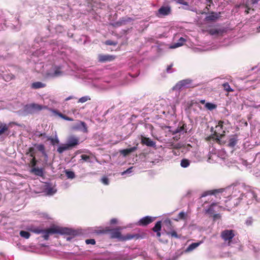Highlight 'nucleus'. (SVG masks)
<instances>
[{
	"label": "nucleus",
	"instance_id": "nucleus-14",
	"mask_svg": "<svg viewBox=\"0 0 260 260\" xmlns=\"http://www.w3.org/2000/svg\"><path fill=\"white\" fill-rule=\"evenodd\" d=\"M67 144L71 149L79 144V139L74 137H71L69 138Z\"/></svg>",
	"mask_w": 260,
	"mask_h": 260
},
{
	"label": "nucleus",
	"instance_id": "nucleus-23",
	"mask_svg": "<svg viewBox=\"0 0 260 260\" xmlns=\"http://www.w3.org/2000/svg\"><path fill=\"white\" fill-rule=\"evenodd\" d=\"M181 125V123H179V125L178 127L175 130V133H180L182 131H184L185 133L187 132L186 125L185 124H183L182 125Z\"/></svg>",
	"mask_w": 260,
	"mask_h": 260
},
{
	"label": "nucleus",
	"instance_id": "nucleus-29",
	"mask_svg": "<svg viewBox=\"0 0 260 260\" xmlns=\"http://www.w3.org/2000/svg\"><path fill=\"white\" fill-rule=\"evenodd\" d=\"M47 141H50L51 145H55L59 143V141L58 138L56 136L55 138L47 137Z\"/></svg>",
	"mask_w": 260,
	"mask_h": 260
},
{
	"label": "nucleus",
	"instance_id": "nucleus-31",
	"mask_svg": "<svg viewBox=\"0 0 260 260\" xmlns=\"http://www.w3.org/2000/svg\"><path fill=\"white\" fill-rule=\"evenodd\" d=\"M166 233H167V234L168 235H170L172 237L175 238H177V239L179 238V237L178 235L177 232L175 230H174L173 229L171 230H170L169 231H167Z\"/></svg>",
	"mask_w": 260,
	"mask_h": 260
},
{
	"label": "nucleus",
	"instance_id": "nucleus-27",
	"mask_svg": "<svg viewBox=\"0 0 260 260\" xmlns=\"http://www.w3.org/2000/svg\"><path fill=\"white\" fill-rule=\"evenodd\" d=\"M78 128H80L83 133H87L88 132L86 124L85 122L83 121H80V125L78 126Z\"/></svg>",
	"mask_w": 260,
	"mask_h": 260
},
{
	"label": "nucleus",
	"instance_id": "nucleus-11",
	"mask_svg": "<svg viewBox=\"0 0 260 260\" xmlns=\"http://www.w3.org/2000/svg\"><path fill=\"white\" fill-rule=\"evenodd\" d=\"M138 146V143H137L136 146H134L130 148L120 150L119 151V153L122 154L123 156H126L129 155L131 153L135 151L137 149V146Z\"/></svg>",
	"mask_w": 260,
	"mask_h": 260
},
{
	"label": "nucleus",
	"instance_id": "nucleus-12",
	"mask_svg": "<svg viewBox=\"0 0 260 260\" xmlns=\"http://www.w3.org/2000/svg\"><path fill=\"white\" fill-rule=\"evenodd\" d=\"M9 125L6 123L0 124V136L3 135H8L9 134Z\"/></svg>",
	"mask_w": 260,
	"mask_h": 260
},
{
	"label": "nucleus",
	"instance_id": "nucleus-53",
	"mask_svg": "<svg viewBox=\"0 0 260 260\" xmlns=\"http://www.w3.org/2000/svg\"><path fill=\"white\" fill-rule=\"evenodd\" d=\"M62 119L66 120H68V121H73V119L72 118H70L65 115H63V117H62Z\"/></svg>",
	"mask_w": 260,
	"mask_h": 260
},
{
	"label": "nucleus",
	"instance_id": "nucleus-21",
	"mask_svg": "<svg viewBox=\"0 0 260 260\" xmlns=\"http://www.w3.org/2000/svg\"><path fill=\"white\" fill-rule=\"evenodd\" d=\"M70 148L68 144H64L59 146L57 149V151L59 153H62L64 151L70 149Z\"/></svg>",
	"mask_w": 260,
	"mask_h": 260
},
{
	"label": "nucleus",
	"instance_id": "nucleus-1",
	"mask_svg": "<svg viewBox=\"0 0 260 260\" xmlns=\"http://www.w3.org/2000/svg\"><path fill=\"white\" fill-rule=\"evenodd\" d=\"M55 234L68 235L74 237L78 234V232L77 231L73 230L71 229L68 228H61L58 226L53 225L48 229H45V234L42 236V237L44 240H48L50 235Z\"/></svg>",
	"mask_w": 260,
	"mask_h": 260
},
{
	"label": "nucleus",
	"instance_id": "nucleus-10",
	"mask_svg": "<svg viewBox=\"0 0 260 260\" xmlns=\"http://www.w3.org/2000/svg\"><path fill=\"white\" fill-rule=\"evenodd\" d=\"M53 70L54 71L53 73L47 74L48 76L52 77H58L62 74V72L61 71V68L60 66H54L53 68Z\"/></svg>",
	"mask_w": 260,
	"mask_h": 260
},
{
	"label": "nucleus",
	"instance_id": "nucleus-4",
	"mask_svg": "<svg viewBox=\"0 0 260 260\" xmlns=\"http://www.w3.org/2000/svg\"><path fill=\"white\" fill-rule=\"evenodd\" d=\"M235 236V231L233 230H225L222 231L220 234L221 238L224 241L228 242V245L230 246L232 239Z\"/></svg>",
	"mask_w": 260,
	"mask_h": 260
},
{
	"label": "nucleus",
	"instance_id": "nucleus-50",
	"mask_svg": "<svg viewBox=\"0 0 260 260\" xmlns=\"http://www.w3.org/2000/svg\"><path fill=\"white\" fill-rule=\"evenodd\" d=\"M223 121H222V120L219 121L218 123V125L216 126V128H219L220 129H223Z\"/></svg>",
	"mask_w": 260,
	"mask_h": 260
},
{
	"label": "nucleus",
	"instance_id": "nucleus-49",
	"mask_svg": "<svg viewBox=\"0 0 260 260\" xmlns=\"http://www.w3.org/2000/svg\"><path fill=\"white\" fill-rule=\"evenodd\" d=\"M105 44L107 45H113V46H115L116 44H117V43L116 42H114L111 40H107L106 42H105Z\"/></svg>",
	"mask_w": 260,
	"mask_h": 260
},
{
	"label": "nucleus",
	"instance_id": "nucleus-43",
	"mask_svg": "<svg viewBox=\"0 0 260 260\" xmlns=\"http://www.w3.org/2000/svg\"><path fill=\"white\" fill-rule=\"evenodd\" d=\"M29 153H30L29 156L30 157L35 156V148L34 147L29 148L28 152H26V154H27Z\"/></svg>",
	"mask_w": 260,
	"mask_h": 260
},
{
	"label": "nucleus",
	"instance_id": "nucleus-26",
	"mask_svg": "<svg viewBox=\"0 0 260 260\" xmlns=\"http://www.w3.org/2000/svg\"><path fill=\"white\" fill-rule=\"evenodd\" d=\"M187 218V214L183 211L180 212L177 216V218L175 219L176 221H179V220H186Z\"/></svg>",
	"mask_w": 260,
	"mask_h": 260
},
{
	"label": "nucleus",
	"instance_id": "nucleus-15",
	"mask_svg": "<svg viewBox=\"0 0 260 260\" xmlns=\"http://www.w3.org/2000/svg\"><path fill=\"white\" fill-rule=\"evenodd\" d=\"M205 140L206 141H210L211 140H213L216 141V142L218 144L220 143V140L219 139V138H218V132L216 131H214V133H213V134L206 137L205 138Z\"/></svg>",
	"mask_w": 260,
	"mask_h": 260
},
{
	"label": "nucleus",
	"instance_id": "nucleus-24",
	"mask_svg": "<svg viewBox=\"0 0 260 260\" xmlns=\"http://www.w3.org/2000/svg\"><path fill=\"white\" fill-rule=\"evenodd\" d=\"M200 242L199 243H192L190 244L188 247L186 248V252H190L192 251L193 249L196 248L198 246H199L200 244Z\"/></svg>",
	"mask_w": 260,
	"mask_h": 260
},
{
	"label": "nucleus",
	"instance_id": "nucleus-5",
	"mask_svg": "<svg viewBox=\"0 0 260 260\" xmlns=\"http://www.w3.org/2000/svg\"><path fill=\"white\" fill-rule=\"evenodd\" d=\"M171 12L172 9L170 6H162L155 13V15L157 17L161 18L170 15L171 13Z\"/></svg>",
	"mask_w": 260,
	"mask_h": 260
},
{
	"label": "nucleus",
	"instance_id": "nucleus-51",
	"mask_svg": "<svg viewBox=\"0 0 260 260\" xmlns=\"http://www.w3.org/2000/svg\"><path fill=\"white\" fill-rule=\"evenodd\" d=\"M253 222V220L252 219L251 217H250V218H248L246 221V224L247 225H251L252 223Z\"/></svg>",
	"mask_w": 260,
	"mask_h": 260
},
{
	"label": "nucleus",
	"instance_id": "nucleus-56",
	"mask_svg": "<svg viewBox=\"0 0 260 260\" xmlns=\"http://www.w3.org/2000/svg\"><path fill=\"white\" fill-rule=\"evenodd\" d=\"M132 169H133V167H131L127 169L125 171H124L122 173V174H124L125 173H131Z\"/></svg>",
	"mask_w": 260,
	"mask_h": 260
},
{
	"label": "nucleus",
	"instance_id": "nucleus-54",
	"mask_svg": "<svg viewBox=\"0 0 260 260\" xmlns=\"http://www.w3.org/2000/svg\"><path fill=\"white\" fill-rule=\"evenodd\" d=\"M54 113H55L57 115H58L59 117H61V118H62L63 117V116L64 114H62L61 113L59 112V111H54Z\"/></svg>",
	"mask_w": 260,
	"mask_h": 260
},
{
	"label": "nucleus",
	"instance_id": "nucleus-46",
	"mask_svg": "<svg viewBox=\"0 0 260 260\" xmlns=\"http://www.w3.org/2000/svg\"><path fill=\"white\" fill-rule=\"evenodd\" d=\"M85 243L86 244L94 245L95 244V241L93 239H86L85 240Z\"/></svg>",
	"mask_w": 260,
	"mask_h": 260
},
{
	"label": "nucleus",
	"instance_id": "nucleus-9",
	"mask_svg": "<svg viewBox=\"0 0 260 260\" xmlns=\"http://www.w3.org/2000/svg\"><path fill=\"white\" fill-rule=\"evenodd\" d=\"M155 219V217L147 216L141 218L138 222V224L141 226H146L152 223Z\"/></svg>",
	"mask_w": 260,
	"mask_h": 260
},
{
	"label": "nucleus",
	"instance_id": "nucleus-38",
	"mask_svg": "<svg viewBox=\"0 0 260 260\" xmlns=\"http://www.w3.org/2000/svg\"><path fill=\"white\" fill-rule=\"evenodd\" d=\"M35 146L38 151L42 152V153H45V146L43 144H36Z\"/></svg>",
	"mask_w": 260,
	"mask_h": 260
},
{
	"label": "nucleus",
	"instance_id": "nucleus-18",
	"mask_svg": "<svg viewBox=\"0 0 260 260\" xmlns=\"http://www.w3.org/2000/svg\"><path fill=\"white\" fill-rule=\"evenodd\" d=\"M222 192V189H214L211 190H208L203 192L201 195V198L206 197L208 195L215 194L216 193Z\"/></svg>",
	"mask_w": 260,
	"mask_h": 260
},
{
	"label": "nucleus",
	"instance_id": "nucleus-48",
	"mask_svg": "<svg viewBox=\"0 0 260 260\" xmlns=\"http://www.w3.org/2000/svg\"><path fill=\"white\" fill-rule=\"evenodd\" d=\"M173 66V64L171 63L170 65L168 66L166 69V72L168 73H171L173 72L172 67Z\"/></svg>",
	"mask_w": 260,
	"mask_h": 260
},
{
	"label": "nucleus",
	"instance_id": "nucleus-42",
	"mask_svg": "<svg viewBox=\"0 0 260 260\" xmlns=\"http://www.w3.org/2000/svg\"><path fill=\"white\" fill-rule=\"evenodd\" d=\"M81 158L85 161L90 162V157L88 155L82 154L81 155Z\"/></svg>",
	"mask_w": 260,
	"mask_h": 260
},
{
	"label": "nucleus",
	"instance_id": "nucleus-64",
	"mask_svg": "<svg viewBox=\"0 0 260 260\" xmlns=\"http://www.w3.org/2000/svg\"><path fill=\"white\" fill-rule=\"evenodd\" d=\"M249 8H248L247 10H246L245 11V13L246 14H248L249 13Z\"/></svg>",
	"mask_w": 260,
	"mask_h": 260
},
{
	"label": "nucleus",
	"instance_id": "nucleus-58",
	"mask_svg": "<svg viewBox=\"0 0 260 260\" xmlns=\"http://www.w3.org/2000/svg\"><path fill=\"white\" fill-rule=\"evenodd\" d=\"M46 137L47 138L48 137H47L46 136V134L45 133H41V134L39 135V137Z\"/></svg>",
	"mask_w": 260,
	"mask_h": 260
},
{
	"label": "nucleus",
	"instance_id": "nucleus-32",
	"mask_svg": "<svg viewBox=\"0 0 260 260\" xmlns=\"http://www.w3.org/2000/svg\"><path fill=\"white\" fill-rule=\"evenodd\" d=\"M65 174L66 176L69 179H73L75 177V174L74 172L70 170H66L65 171Z\"/></svg>",
	"mask_w": 260,
	"mask_h": 260
},
{
	"label": "nucleus",
	"instance_id": "nucleus-62",
	"mask_svg": "<svg viewBox=\"0 0 260 260\" xmlns=\"http://www.w3.org/2000/svg\"><path fill=\"white\" fill-rule=\"evenodd\" d=\"M200 103L202 104H205V100H201L199 102Z\"/></svg>",
	"mask_w": 260,
	"mask_h": 260
},
{
	"label": "nucleus",
	"instance_id": "nucleus-28",
	"mask_svg": "<svg viewBox=\"0 0 260 260\" xmlns=\"http://www.w3.org/2000/svg\"><path fill=\"white\" fill-rule=\"evenodd\" d=\"M161 229V221H157L154 226L152 228V231L154 232H160Z\"/></svg>",
	"mask_w": 260,
	"mask_h": 260
},
{
	"label": "nucleus",
	"instance_id": "nucleus-17",
	"mask_svg": "<svg viewBox=\"0 0 260 260\" xmlns=\"http://www.w3.org/2000/svg\"><path fill=\"white\" fill-rule=\"evenodd\" d=\"M186 42V40L183 37H181L177 43H174L170 46V48L175 49L183 45L184 43Z\"/></svg>",
	"mask_w": 260,
	"mask_h": 260
},
{
	"label": "nucleus",
	"instance_id": "nucleus-44",
	"mask_svg": "<svg viewBox=\"0 0 260 260\" xmlns=\"http://www.w3.org/2000/svg\"><path fill=\"white\" fill-rule=\"evenodd\" d=\"M102 182L105 185H108L109 183V180L108 177L104 176L101 179Z\"/></svg>",
	"mask_w": 260,
	"mask_h": 260
},
{
	"label": "nucleus",
	"instance_id": "nucleus-61",
	"mask_svg": "<svg viewBox=\"0 0 260 260\" xmlns=\"http://www.w3.org/2000/svg\"><path fill=\"white\" fill-rule=\"evenodd\" d=\"M43 155L44 156L45 158L47 159L48 158V155L46 153V152H45V153H42Z\"/></svg>",
	"mask_w": 260,
	"mask_h": 260
},
{
	"label": "nucleus",
	"instance_id": "nucleus-25",
	"mask_svg": "<svg viewBox=\"0 0 260 260\" xmlns=\"http://www.w3.org/2000/svg\"><path fill=\"white\" fill-rule=\"evenodd\" d=\"M120 20L121 21L122 25H124L129 22H132V21H133V19L131 17L125 16L120 18Z\"/></svg>",
	"mask_w": 260,
	"mask_h": 260
},
{
	"label": "nucleus",
	"instance_id": "nucleus-37",
	"mask_svg": "<svg viewBox=\"0 0 260 260\" xmlns=\"http://www.w3.org/2000/svg\"><path fill=\"white\" fill-rule=\"evenodd\" d=\"M222 87H223L224 90L228 92H232L234 91L233 89L231 88L229 84L227 82L223 83L222 84Z\"/></svg>",
	"mask_w": 260,
	"mask_h": 260
},
{
	"label": "nucleus",
	"instance_id": "nucleus-3",
	"mask_svg": "<svg viewBox=\"0 0 260 260\" xmlns=\"http://www.w3.org/2000/svg\"><path fill=\"white\" fill-rule=\"evenodd\" d=\"M25 111L28 113L32 114L42 110L47 109V106L39 105L38 104L32 103L27 104L25 106Z\"/></svg>",
	"mask_w": 260,
	"mask_h": 260
},
{
	"label": "nucleus",
	"instance_id": "nucleus-33",
	"mask_svg": "<svg viewBox=\"0 0 260 260\" xmlns=\"http://www.w3.org/2000/svg\"><path fill=\"white\" fill-rule=\"evenodd\" d=\"M164 223H165V224L167 226V229H168V230H169L168 231L173 229V225H172V221H171L170 219H168L165 220L164 221Z\"/></svg>",
	"mask_w": 260,
	"mask_h": 260
},
{
	"label": "nucleus",
	"instance_id": "nucleus-22",
	"mask_svg": "<svg viewBox=\"0 0 260 260\" xmlns=\"http://www.w3.org/2000/svg\"><path fill=\"white\" fill-rule=\"evenodd\" d=\"M30 231L37 234H42L43 235L45 234V229H43L41 227H35L31 228L30 229Z\"/></svg>",
	"mask_w": 260,
	"mask_h": 260
},
{
	"label": "nucleus",
	"instance_id": "nucleus-55",
	"mask_svg": "<svg viewBox=\"0 0 260 260\" xmlns=\"http://www.w3.org/2000/svg\"><path fill=\"white\" fill-rule=\"evenodd\" d=\"M225 131H223L222 132V134H219V133H218V138H219V139H220H220H221V138H222L223 137H224V136H225Z\"/></svg>",
	"mask_w": 260,
	"mask_h": 260
},
{
	"label": "nucleus",
	"instance_id": "nucleus-45",
	"mask_svg": "<svg viewBox=\"0 0 260 260\" xmlns=\"http://www.w3.org/2000/svg\"><path fill=\"white\" fill-rule=\"evenodd\" d=\"M31 157H32V159L30 161V165H31V166L32 168H34L37 164V161L36 159L35 156H34Z\"/></svg>",
	"mask_w": 260,
	"mask_h": 260
},
{
	"label": "nucleus",
	"instance_id": "nucleus-7",
	"mask_svg": "<svg viewBox=\"0 0 260 260\" xmlns=\"http://www.w3.org/2000/svg\"><path fill=\"white\" fill-rule=\"evenodd\" d=\"M115 59V56L109 54H99L98 55V61L100 62H106L111 61Z\"/></svg>",
	"mask_w": 260,
	"mask_h": 260
},
{
	"label": "nucleus",
	"instance_id": "nucleus-6",
	"mask_svg": "<svg viewBox=\"0 0 260 260\" xmlns=\"http://www.w3.org/2000/svg\"><path fill=\"white\" fill-rule=\"evenodd\" d=\"M191 82L192 80L189 79L181 80L176 84L174 87V89L177 90H180L183 87H194L193 86H191Z\"/></svg>",
	"mask_w": 260,
	"mask_h": 260
},
{
	"label": "nucleus",
	"instance_id": "nucleus-20",
	"mask_svg": "<svg viewBox=\"0 0 260 260\" xmlns=\"http://www.w3.org/2000/svg\"><path fill=\"white\" fill-rule=\"evenodd\" d=\"M46 86V84L41 82H36L31 84V87L33 89H39L44 88Z\"/></svg>",
	"mask_w": 260,
	"mask_h": 260
},
{
	"label": "nucleus",
	"instance_id": "nucleus-35",
	"mask_svg": "<svg viewBox=\"0 0 260 260\" xmlns=\"http://www.w3.org/2000/svg\"><path fill=\"white\" fill-rule=\"evenodd\" d=\"M190 165V161L187 159H183L181 161L180 165L183 168H187Z\"/></svg>",
	"mask_w": 260,
	"mask_h": 260
},
{
	"label": "nucleus",
	"instance_id": "nucleus-52",
	"mask_svg": "<svg viewBox=\"0 0 260 260\" xmlns=\"http://www.w3.org/2000/svg\"><path fill=\"white\" fill-rule=\"evenodd\" d=\"M221 217V216L219 214H215L213 215V220H215L217 219H220Z\"/></svg>",
	"mask_w": 260,
	"mask_h": 260
},
{
	"label": "nucleus",
	"instance_id": "nucleus-34",
	"mask_svg": "<svg viewBox=\"0 0 260 260\" xmlns=\"http://www.w3.org/2000/svg\"><path fill=\"white\" fill-rule=\"evenodd\" d=\"M205 108L209 110H212L216 108L217 106L213 103H207L205 104Z\"/></svg>",
	"mask_w": 260,
	"mask_h": 260
},
{
	"label": "nucleus",
	"instance_id": "nucleus-36",
	"mask_svg": "<svg viewBox=\"0 0 260 260\" xmlns=\"http://www.w3.org/2000/svg\"><path fill=\"white\" fill-rule=\"evenodd\" d=\"M20 235L25 239H28L30 236V233L25 231H21L20 232Z\"/></svg>",
	"mask_w": 260,
	"mask_h": 260
},
{
	"label": "nucleus",
	"instance_id": "nucleus-19",
	"mask_svg": "<svg viewBox=\"0 0 260 260\" xmlns=\"http://www.w3.org/2000/svg\"><path fill=\"white\" fill-rule=\"evenodd\" d=\"M30 172L36 176L40 177H43L44 176L43 169L42 168L34 167L31 169Z\"/></svg>",
	"mask_w": 260,
	"mask_h": 260
},
{
	"label": "nucleus",
	"instance_id": "nucleus-40",
	"mask_svg": "<svg viewBox=\"0 0 260 260\" xmlns=\"http://www.w3.org/2000/svg\"><path fill=\"white\" fill-rule=\"evenodd\" d=\"M174 2H175L177 4H181L184 6H187L188 7L189 5L188 2L185 1L184 0H173Z\"/></svg>",
	"mask_w": 260,
	"mask_h": 260
},
{
	"label": "nucleus",
	"instance_id": "nucleus-47",
	"mask_svg": "<svg viewBox=\"0 0 260 260\" xmlns=\"http://www.w3.org/2000/svg\"><path fill=\"white\" fill-rule=\"evenodd\" d=\"M112 25L113 26L115 27H119L120 26H122L123 25H122L121 21L119 19L118 21H117L112 23Z\"/></svg>",
	"mask_w": 260,
	"mask_h": 260
},
{
	"label": "nucleus",
	"instance_id": "nucleus-59",
	"mask_svg": "<svg viewBox=\"0 0 260 260\" xmlns=\"http://www.w3.org/2000/svg\"><path fill=\"white\" fill-rule=\"evenodd\" d=\"M210 7V4L209 5H207V6L204 9V10L209 11Z\"/></svg>",
	"mask_w": 260,
	"mask_h": 260
},
{
	"label": "nucleus",
	"instance_id": "nucleus-60",
	"mask_svg": "<svg viewBox=\"0 0 260 260\" xmlns=\"http://www.w3.org/2000/svg\"><path fill=\"white\" fill-rule=\"evenodd\" d=\"M156 233L157 237H160L161 236V233L160 232H156Z\"/></svg>",
	"mask_w": 260,
	"mask_h": 260
},
{
	"label": "nucleus",
	"instance_id": "nucleus-57",
	"mask_svg": "<svg viewBox=\"0 0 260 260\" xmlns=\"http://www.w3.org/2000/svg\"><path fill=\"white\" fill-rule=\"evenodd\" d=\"M117 222V220L116 218H113L110 220V223L111 224H115Z\"/></svg>",
	"mask_w": 260,
	"mask_h": 260
},
{
	"label": "nucleus",
	"instance_id": "nucleus-16",
	"mask_svg": "<svg viewBox=\"0 0 260 260\" xmlns=\"http://www.w3.org/2000/svg\"><path fill=\"white\" fill-rule=\"evenodd\" d=\"M238 142V137L237 135H233L229 139V143L228 146L229 147L233 148L234 147Z\"/></svg>",
	"mask_w": 260,
	"mask_h": 260
},
{
	"label": "nucleus",
	"instance_id": "nucleus-63",
	"mask_svg": "<svg viewBox=\"0 0 260 260\" xmlns=\"http://www.w3.org/2000/svg\"><path fill=\"white\" fill-rule=\"evenodd\" d=\"M73 99V97L72 96H70L68 98H67L66 99V101H69L71 99Z\"/></svg>",
	"mask_w": 260,
	"mask_h": 260
},
{
	"label": "nucleus",
	"instance_id": "nucleus-30",
	"mask_svg": "<svg viewBox=\"0 0 260 260\" xmlns=\"http://www.w3.org/2000/svg\"><path fill=\"white\" fill-rule=\"evenodd\" d=\"M208 31L211 35H218L222 32L220 29L217 28H211Z\"/></svg>",
	"mask_w": 260,
	"mask_h": 260
},
{
	"label": "nucleus",
	"instance_id": "nucleus-41",
	"mask_svg": "<svg viewBox=\"0 0 260 260\" xmlns=\"http://www.w3.org/2000/svg\"><path fill=\"white\" fill-rule=\"evenodd\" d=\"M90 100V98L88 96H85L80 98L78 102L83 103Z\"/></svg>",
	"mask_w": 260,
	"mask_h": 260
},
{
	"label": "nucleus",
	"instance_id": "nucleus-13",
	"mask_svg": "<svg viewBox=\"0 0 260 260\" xmlns=\"http://www.w3.org/2000/svg\"><path fill=\"white\" fill-rule=\"evenodd\" d=\"M220 16V13H218L211 12L209 13V15L205 18L206 21H215Z\"/></svg>",
	"mask_w": 260,
	"mask_h": 260
},
{
	"label": "nucleus",
	"instance_id": "nucleus-8",
	"mask_svg": "<svg viewBox=\"0 0 260 260\" xmlns=\"http://www.w3.org/2000/svg\"><path fill=\"white\" fill-rule=\"evenodd\" d=\"M141 143L143 145H146L148 147H154L156 146L155 142L152 141L150 138L141 136Z\"/></svg>",
	"mask_w": 260,
	"mask_h": 260
},
{
	"label": "nucleus",
	"instance_id": "nucleus-39",
	"mask_svg": "<svg viewBox=\"0 0 260 260\" xmlns=\"http://www.w3.org/2000/svg\"><path fill=\"white\" fill-rule=\"evenodd\" d=\"M215 205H216V203H212L210 205L209 208L206 210V213H207L210 215L213 214V213L214 212V210L212 207H213V206H215Z\"/></svg>",
	"mask_w": 260,
	"mask_h": 260
},
{
	"label": "nucleus",
	"instance_id": "nucleus-2",
	"mask_svg": "<svg viewBox=\"0 0 260 260\" xmlns=\"http://www.w3.org/2000/svg\"><path fill=\"white\" fill-rule=\"evenodd\" d=\"M120 228H118L115 229L111 230L109 228L106 227L105 229L103 230H98L95 231V233L99 234H105L108 232H110L111 233V238L114 239L117 238L120 241H125L127 240H132L134 238H136L137 239L139 238V236L138 234H127L125 236H122L121 233L119 231L120 229Z\"/></svg>",
	"mask_w": 260,
	"mask_h": 260
}]
</instances>
